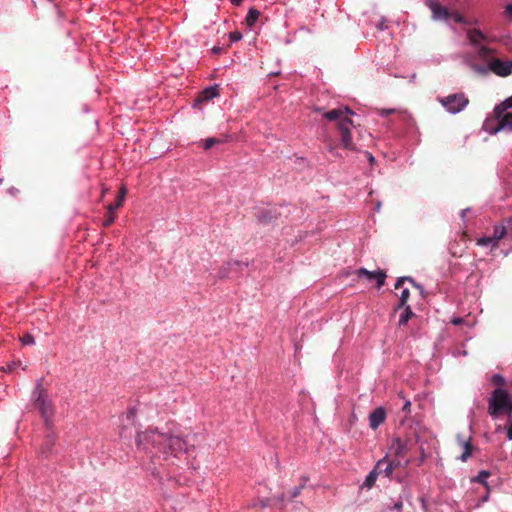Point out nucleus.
Segmentation results:
<instances>
[{"label":"nucleus","mask_w":512,"mask_h":512,"mask_svg":"<svg viewBox=\"0 0 512 512\" xmlns=\"http://www.w3.org/2000/svg\"><path fill=\"white\" fill-rule=\"evenodd\" d=\"M366 155H367V158H368V160L370 161V163H373V162H374V157L372 156V154H371V153L366 152Z\"/></svg>","instance_id":"nucleus-41"},{"label":"nucleus","mask_w":512,"mask_h":512,"mask_svg":"<svg viewBox=\"0 0 512 512\" xmlns=\"http://www.w3.org/2000/svg\"><path fill=\"white\" fill-rule=\"evenodd\" d=\"M373 469L378 475L383 474L384 476L390 478L394 471L393 461L385 456L376 463Z\"/></svg>","instance_id":"nucleus-10"},{"label":"nucleus","mask_w":512,"mask_h":512,"mask_svg":"<svg viewBox=\"0 0 512 512\" xmlns=\"http://www.w3.org/2000/svg\"><path fill=\"white\" fill-rule=\"evenodd\" d=\"M402 411L409 414L411 412V402L409 400H407L403 407H402Z\"/></svg>","instance_id":"nucleus-36"},{"label":"nucleus","mask_w":512,"mask_h":512,"mask_svg":"<svg viewBox=\"0 0 512 512\" xmlns=\"http://www.w3.org/2000/svg\"><path fill=\"white\" fill-rule=\"evenodd\" d=\"M414 316V313L410 306H404V310L400 315L399 326H405L408 321Z\"/></svg>","instance_id":"nucleus-18"},{"label":"nucleus","mask_w":512,"mask_h":512,"mask_svg":"<svg viewBox=\"0 0 512 512\" xmlns=\"http://www.w3.org/2000/svg\"><path fill=\"white\" fill-rule=\"evenodd\" d=\"M457 440H458L459 445H461L464 449L463 453L458 457V459H460L462 462H466L467 459L471 456V453L473 450L471 440H470V438H468V439L462 438L461 435L457 436Z\"/></svg>","instance_id":"nucleus-13"},{"label":"nucleus","mask_w":512,"mask_h":512,"mask_svg":"<svg viewBox=\"0 0 512 512\" xmlns=\"http://www.w3.org/2000/svg\"><path fill=\"white\" fill-rule=\"evenodd\" d=\"M21 342H22L24 345H32V344H34V337H33L31 334H25V335L21 338Z\"/></svg>","instance_id":"nucleus-30"},{"label":"nucleus","mask_w":512,"mask_h":512,"mask_svg":"<svg viewBox=\"0 0 512 512\" xmlns=\"http://www.w3.org/2000/svg\"><path fill=\"white\" fill-rule=\"evenodd\" d=\"M465 213H466V210H462V212H461L462 217L465 216Z\"/></svg>","instance_id":"nucleus-44"},{"label":"nucleus","mask_w":512,"mask_h":512,"mask_svg":"<svg viewBox=\"0 0 512 512\" xmlns=\"http://www.w3.org/2000/svg\"><path fill=\"white\" fill-rule=\"evenodd\" d=\"M354 112L347 106H340L323 113V117L329 121H336L337 128L340 133V143L344 149L354 150L355 146L352 141L351 127L354 125L349 118Z\"/></svg>","instance_id":"nucleus-2"},{"label":"nucleus","mask_w":512,"mask_h":512,"mask_svg":"<svg viewBox=\"0 0 512 512\" xmlns=\"http://www.w3.org/2000/svg\"><path fill=\"white\" fill-rule=\"evenodd\" d=\"M472 69L479 75H486L489 70L488 68L477 64H473Z\"/></svg>","instance_id":"nucleus-28"},{"label":"nucleus","mask_w":512,"mask_h":512,"mask_svg":"<svg viewBox=\"0 0 512 512\" xmlns=\"http://www.w3.org/2000/svg\"><path fill=\"white\" fill-rule=\"evenodd\" d=\"M509 108H512V96L507 98L505 101L497 105L494 109V114L499 115L503 112H507Z\"/></svg>","instance_id":"nucleus-19"},{"label":"nucleus","mask_w":512,"mask_h":512,"mask_svg":"<svg viewBox=\"0 0 512 512\" xmlns=\"http://www.w3.org/2000/svg\"><path fill=\"white\" fill-rule=\"evenodd\" d=\"M402 507H403V503L402 501H397L395 504H394V509L398 512H400L402 510Z\"/></svg>","instance_id":"nucleus-39"},{"label":"nucleus","mask_w":512,"mask_h":512,"mask_svg":"<svg viewBox=\"0 0 512 512\" xmlns=\"http://www.w3.org/2000/svg\"><path fill=\"white\" fill-rule=\"evenodd\" d=\"M505 12L508 16H510L512 18V4H508L506 7H505Z\"/></svg>","instance_id":"nucleus-40"},{"label":"nucleus","mask_w":512,"mask_h":512,"mask_svg":"<svg viewBox=\"0 0 512 512\" xmlns=\"http://www.w3.org/2000/svg\"><path fill=\"white\" fill-rule=\"evenodd\" d=\"M356 275L358 277H366L369 280H376L377 281V287L380 288L385 283L386 274L384 271L378 270V271H368L365 268H360L356 271Z\"/></svg>","instance_id":"nucleus-9"},{"label":"nucleus","mask_w":512,"mask_h":512,"mask_svg":"<svg viewBox=\"0 0 512 512\" xmlns=\"http://www.w3.org/2000/svg\"><path fill=\"white\" fill-rule=\"evenodd\" d=\"M476 243L479 246H489L490 245L493 249L495 248L494 240L492 239L491 236L480 237L477 239Z\"/></svg>","instance_id":"nucleus-25"},{"label":"nucleus","mask_w":512,"mask_h":512,"mask_svg":"<svg viewBox=\"0 0 512 512\" xmlns=\"http://www.w3.org/2000/svg\"><path fill=\"white\" fill-rule=\"evenodd\" d=\"M450 18H453V19H454V21H455V22H457V23H461V22L463 21L462 16H461V15H459V14H452V13H451Z\"/></svg>","instance_id":"nucleus-38"},{"label":"nucleus","mask_w":512,"mask_h":512,"mask_svg":"<svg viewBox=\"0 0 512 512\" xmlns=\"http://www.w3.org/2000/svg\"><path fill=\"white\" fill-rule=\"evenodd\" d=\"M488 413L492 418H497L501 413L507 415V437L512 440V394L496 388L489 398Z\"/></svg>","instance_id":"nucleus-3"},{"label":"nucleus","mask_w":512,"mask_h":512,"mask_svg":"<svg viewBox=\"0 0 512 512\" xmlns=\"http://www.w3.org/2000/svg\"><path fill=\"white\" fill-rule=\"evenodd\" d=\"M386 413L384 408L378 407L369 415V425L372 429H377L385 420Z\"/></svg>","instance_id":"nucleus-12"},{"label":"nucleus","mask_w":512,"mask_h":512,"mask_svg":"<svg viewBox=\"0 0 512 512\" xmlns=\"http://www.w3.org/2000/svg\"><path fill=\"white\" fill-rule=\"evenodd\" d=\"M491 50L485 46H480L478 55L483 60L487 61L488 69L495 75L500 77H507L512 74V61H503L499 58L490 57Z\"/></svg>","instance_id":"nucleus-5"},{"label":"nucleus","mask_w":512,"mask_h":512,"mask_svg":"<svg viewBox=\"0 0 512 512\" xmlns=\"http://www.w3.org/2000/svg\"><path fill=\"white\" fill-rule=\"evenodd\" d=\"M283 500H284V496L282 495V496L280 497V501L282 502Z\"/></svg>","instance_id":"nucleus-45"},{"label":"nucleus","mask_w":512,"mask_h":512,"mask_svg":"<svg viewBox=\"0 0 512 512\" xmlns=\"http://www.w3.org/2000/svg\"><path fill=\"white\" fill-rule=\"evenodd\" d=\"M307 478L306 477H302L300 479V484L298 486H296L292 491H291V494H290V497L289 499H294L296 497H298L301 493V491L304 489V487L306 486V483H307Z\"/></svg>","instance_id":"nucleus-23"},{"label":"nucleus","mask_w":512,"mask_h":512,"mask_svg":"<svg viewBox=\"0 0 512 512\" xmlns=\"http://www.w3.org/2000/svg\"><path fill=\"white\" fill-rule=\"evenodd\" d=\"M378 112H379L380 115L386 116V115L395 113L396 110L395 109H379Z\"/></svg>","instance_id":"nucleus-33"},{"label":"nucleus","mask_w":512,"mask_h":512,"mask_svg":"<svg viewBox=\"0 0 512 512\" xmlns=\"http://www.w3.org/2000/svg\"><path fill=\"white\" fill-rule=\"evenodd\" d=\"M502 225L508 227V232L512 233V217H509L506 220H504V224Z\"/></svg>","instance_id":"nucleus-34"},{"label":"nucleus","mask_w":512,"mask_h":512,"mask_svg":"<svg viewBox=\"0 0 512 512\" xmlns=\"http://www.w3.org/2000/svg\"><path fill=\"white\" fill-rule=\"evenodd\" d=\"M126 193H127L126 188L124 186H122L119 190V193H118V196H117V199L115 200V202L110 203L107 206L105 218L102 223L104 227H109L112 223H114V221L117 217L115 210L120 208L123 205Z\"/></svg>","instance_id":"nucleus-7"},{"label":"nucleus","mask_w":512,"mask_h":512,"mask_svg":"<svg viewBox=\"0 0 512 512\" xmlns=\"http://www.w3.org/2000/svg\"><path fill=\"white\" fill-rule=\"evenodd\" d=\"M495 117L498 124L494 128V133L503 129H509L512 131V112H503L502 114L495 115Z\"/></svg>","instance_id":"nucleus-11"},{"label":"nucleus","mask_w":512,"mask_h":512,"mask_svg":"<svg viewBox=\"0 0 512 512\" xmlns=\"http://www.w3.org/2000/svg\"><path fill=\"white\" fill-rule=\"evenodd\" d=\"M507 234H509L508 227L503 225H495L493 235L491 236L494 240V247H498L499 241L503 239Z\"/></svg>","instance_id":"nucleus-14"},{"label":"nucleus","mask_w":512,"mask_h":512,"mask_svg":"<svg viewBox=\"0 0 512 512\" xmlns=\"http://www.w3.org/2000/svg\"><path fill=\"white\" fill-rule=\"evenodd\" d=\"M492 382L495 385L502 386L504 384L505 380H504V378L500 374H495L492 377Z\"/></svg>","instance_id":"nucleus-31"},{"label":"nucleus","mask_w":512,"mask_h":512,"mask_svg":"<svg viewBox=\"0 0 512 512\" xmlns=\"http://www.w3.org/2000/svg\"><path fill=\"white\" fill-rule=\"evenodd\" d=\"M33 406L37 409L43 418L45 425H49L55 413V406L53 401L47 394V391L42 387L41 381H38L33 391Z\"/></svg>","instance_id":"nucleus-4"},{"label":"nucleus","mask_w":512,"mask_h":512,"mask_svg":"<svg viewBox=\"0 0 512 512\" xmlns=\"http://www.w3.org/2000/svg\"><path fill=\"white\" fill-rule=\"evenodd\" d=\"M218 95V90L216 86L208 87L204 89L200 96L199 101H209Z\"/></svg>","instance_id":"nucleus-17"},{"label":"nucleus","mask_w":512,"mask_h":512,"mask_svg":"<svg viewBox=\"0 0 512 512\" xmlns=\"http://www.w3.org/2000/svg\"><path fill=\"white\" fill-rule=\"evenodd\" d=\"M467 36L470 42L474 45H478L482 41L486 40V36L480 30L477 29L469 30Z\"/></svg>","instance_id":"nucleus-15"},{"label":"nucleus","mask_w":512,"mask_h":512,"mask_svg":"<svg viewBox=\"0 0 512 512\" xmlns=\"http://www.w3.org/2000/svg\"><path fill=\"white\" fill-rule=\"evenodd\" d=\"M258 219L262 223H269L276 219V215L271 210H264L258 215Z\"/></svg>","instance_id":"nucleus-21"},{"label":"nucleus","mask_w":512,"mask_h":512,"mask_svg":"<svg viewBox=\"0 0 512 512\" xmlns=\"http://www.w3.org/2000/svg\"><path fill=\"white\" fill-rule=\"evenodd\" d=\"M220 142H221V141H220V140H218V139H216V138H208V139H206V140H205V142H204V146H203V147H204V149H205V150H208V149H210L214 144H216V143H220Z\"/></svg>","instance_id":"nucleus-29"},{"label":"nucleus","mask_w":512,"mask_h":512,"mask_svg":"<svg viewBox=\"0 0 512 512\" xmlns=\"http://www.w3.org/2000/svg\"><path fill=\"white\" fill-rule=\"evenodd\" d=\"M427 6L430 8L433 14V18L435 20H448L450 19L451 13L448 9L442 6L439 2L435 0H428Z\"/></svg>","instance_id":"nucleus-8"},{"label":"nucleus","mask_w":512,"mask_h":512,"mask_svg":"<svg viewBox=\"0 0 512 512\" xmlns=\"http://www.w3.org/2000/svg\"><path fill=\"white\" fill-rule=\"evenodd\" d=\"M391 449L394 451L395 456H403L406 452V445L399 438L392 441Z\"/></svg>","instance_id":"nucleus-16"},{"label":"nucleus","mask_w":512,"mask_h":512,"mask_svg":"<svg viewBox=\"0 0 512 512\" xmlns=\"http://www.w3.org/2000/svg\"><path fill=\"white\" fill-rule=\"evenodd\" d=\"M229 38L232 42H236L242 38V34L239 31H234L229 34Z\"/></svg>","instance_id":"nucleus-32"},{"label":"nucleus","mask_w":512,"mask_h":512,"mask_svg":"<svg viewBox=\"0 0 512 512\" xmlns=\"http://www.w3.org/2000/svg\"><path fill=\"white\" fill-rule=\"evenodd\" d=\"M53 445V441H48L47 444L45 445V447L42 448V453L43 454H47V451H49L51 449ZM46 457H48V455H45Z\"/></svg>","instance_id":"nucleus-37"},{"label":"nucleus","mask_w":512,"mask_h":512,"mask_svg":"<svg viewBox=\"0 0 512 512\" xmlns=\"http://www.w3.org/2000/svg\"><path fill=\"white\" fill-rule=\"evenodd\" d=\"M439 102L449 113L456 114L465 109L469 99L464 93H455L439 98Z\"/></svg>","instance_id":"nucleus-6"},{"label":"nucleus","mask_w":512,"mask_h":512,"mask_svg":"<svg viewBox=\"0 0 512 512\" xmlns=\"http://www.w3.org/2000/svg\"><path fill=\"white\" fill-rule=\"evenodd\" d=\"M378 476L379 475L376 473L374 469L370 471L369 474L366 476V479L363 483V487H366L368 489L372 488Z\"/></svg>","instance_id":"nucleus-22"},{"label":"nucleus","mask_w":512,"mask_h":512,"mask_svg":"<svg viewBox=\"0 0 512 512\" xmlns=\"http://www.w3.org/2000/svg\"><path fill=\"white\" fill-rule=\"evenodd\" d=\"M259 16L260 12L254 8H251L246 16L247 25L250 27L253 26L255 22L258 20Z\"/></svg>","instance_id":"nucleus-20"},{"label":"nucleus","mask_w":512,"mask_h":512,"mask_svg":"<svg viewBox=\"0 0 512 512\" xmlns=\"http://www.w3.org/2000/svg\"><path fill=\"white\" fill-rule=\"evenodd\" d=\"M137 447L143 450L148 449V445L158 449L163 454L177 455L187 450V442L178 435L169 432H159L158 430H147L139 432L136 437Z\"/></svg>","instance_id":"nucleus-1"},{"label":"nucleus","mask_w":512,"mask_h":512,"mask_svg":"<svg viewBox=\"0 0 512 512\" xmlns=\"http://www.w3.org/2000/svg\"><path fill=\"white\" fill-rule=\"evenodd\" d=\"M241 2L242 0H231V3L234 5H240Z\"/></svg>","instance_id":"nucleus-43"},{"label":"nucleus","mask_w":512,"mask_h":512,"mask_svg":"<svg viewBox=\"0 0 512 512\" xmlns=\"http://www.w3.org/2000/svg\"><path fill=\"white\" fill-rule=\"evenodd\" d=\"M326 143H327L329 152L333 153L335 151L337 145L332 140H327Z\"/></svg>","instance_id":"nucleus-35"},{"label":"nucleus","mask_w":512,"mask_h":512,"mask_svg":"<svg viewBox=\"0 0 512 512\" xmlns=\"http://www.w3.org/2000/svg\"><path fill=\"white\" fill-rule=\"evenodd\" d=\"M488 471H480L479 474L473 479V481L486 485V479L489 477Z\"/></svg>","instance_id":"nucleus-27"},{"label":"nucleus","mask_w":512,"mask_h":512,"mask_svg":"<svg viewBox=\"0 0 512 512\" xmlns=\"http://www.w3.org/2000/svg\"><path fill=\"white\" fill-rule=\"evenodd\" d=\"M393 461V465H394V469L399 467L401 462L399 460H392Z\"/></svg>","instance_id":"nucleus-42"},{"label":"nucleus","mask_w":512,"mask_h":512,"mask_svg":"<svg viewBox=\"0 0 512 512\" xmlns=\"http://www.w3.org/2000/svg\"><path fill=\"white\" fill-rule=\"evenodd\" d=\"M410 297V292H409V289L405 288L401 291V295H400V298H399V304L397 305L396 309H401L403 308L408 299Z\"/></svg>","instance_id":"nucleus-24"},{"label":"nucleus","mask_w":512,"mask_h":512,"mask_svg":"<svg viewBox=\"0 0 512 512\" xmlns=\"http://www.w3.org/2000/svg\"><path fill=\"white\" fill-rule=\"evenodd\" d=\"M405 281H409L413 286L417 287L418 289H421V287L419 285H417L414 282V280L412 278H410V277H400V278H398L397 281H396V284H395V289L401 288Z\"/></svg>","instance_id":"nucleus-26"}]
</instances>
